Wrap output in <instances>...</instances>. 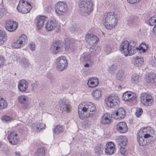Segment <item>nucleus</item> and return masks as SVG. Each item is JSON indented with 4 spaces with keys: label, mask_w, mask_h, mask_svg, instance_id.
Listing matches in <instances>:
<instances>
[{
    "label": "nucleus",
    "mask_w": 156,
    "mask_h": 156,
    "mask_svg": "<svg viewBox=\"0 0 156 156\" xmlns=\"http://www.w3.org/2000/svg\"><path fill=\"white\" fill-rule=\"evenodd\" d=\"M100 51V47L98 46L93 45L90 48V51L92 55L99 54Z\"/></svg>",
    "instance_id": "72a5a7b5"
},
{
    "label": "nucleus",
    "mask_w": 156,
    "mask_h": 156,
    "mask_svg": "<svg viewBox=\"0 0 156 156\" xmlns=\"http://www.w3.org/2000/svg\"><path fill=\"white\" fill-rule=\"evenodd\" d=\"M7 139L9 142L12 145H16L20 142V138L17 134L13 130L9 132Z\"/></svg>",
    "instance_id": "f8f14e48"
},
{
    "label": "nucleus",
    "mask_w": 156,
    "mask_h": 156,
    "mask_svg": "<svg viewBox=\"0 0 156 156\" xmlns=\"http://www.w3.org/2000/svg\"><path fill=\"white\" fill-rule=\"evenodd\" d=\"M30 2L23 0H20L17 7L19 12L23 14H26L30 12L31 9Z\"/></svg>",
    "instance_id": "423d86ee"
},
{
    "label": "nucleus",
    "mask_w": 156,
    "mask_h": 156,
    "mask_svg": "<svg viewBox=\"0 0 156 156\" xmlns=\"http://www.w3.org/2000/svg\"><path fill=\"white\" fill-rule=\"evenodd\" d=\"M96 110L95 105L91 102L81 103L78 107L79 116L82 119L92 116L95 113Z\"/></svg>",
    "instance_id": "f257e3e1"
},
{
    "label": "nucleus",
    "mask_w": 156,
    "mask_h": 156,
    "mask_svg": "<svg viewBox=\"0 0 156 156\" xmlns=\"http://www.w3.org/2000/svg\"><path fill=\"white\" fill-rule=\"evenodd\" d=\"M18 100L20 103L23 104L26 108L27 107L30 103L29 101V97L26 95H20L18 97Z\"/></svg>",
    "instance_id": "6ab92c4d"
},
{
    "label": "nucleus",
    "mask_w": 156,
    "mask_h": 156,
    "mask_svg": "<svg viewBox=\"0 0 156 156\" xmlns=\"http://www.w3.org/2000/svg\"><path fill=\"white\" fill-rule=\"evenodd\" d=\"M80 59L83 61L89 63L90 65L93 63V61L90 55L86 53H83L81 56Z\"/></svg>",
    "instance_id": "c756f323"
},
{
    "label": "nucleus",
    "mask_w": 156,
    "mask_h": 156,
    "mask_svg": "<svg viewBox=\"0 0 156 156\" xmlns=\"http://www.w3.org/2000/svg\"><path fill=\"white\" fill-rule=\"evenodd\" d=\"M79 7L81 14L84 16L89 15L93 10L91 0H79Z\"/></svg>",
    "instance_id": "20e7f679"
},
{
    "label": "nucleus",
    "mask_w": 156,
    "mask_h": 156,
    "mask_svg": "<svg viewBox=\"0 0 156 156\" xmlns=\"http://www.w3.org/2000/svg\"><path fill=\"white\" fill-rule=\"evenodd\" d=\"M90 65H91L89 63L87 62V63L84 65V66L85 67H88Z\"/></svg>",
    "instance_id": "69168bd1"
},
{
    "label": "nucleus",
    "mask_w": 156,
    "mask_h": 156,
    "mask_svg": "<svg viewBox=\"0 0 156 156\" xmlns=\"http://www.w3.org/2000/svg\"><path fill=\"white\" fill-rule=\"evenodd\" d=\"M35 48V44L33 42H31L30 44V50L32 51L34 50Z\"/></svg>",
    "instance_id": "13d9d810"
},
{
    "label": "nucleus",
    "mask_w": 156,
    "mask_h": 156,
    "mask_svg": "<svg viewBox=\"0 0 156 156\" xmlns=\"http://www.w3.org/2000/svg\"><path fill=\"white\" fill-rule=\"evenodd\" d=\"M45 28L49 31L55 29L56 32L60 31L61 30L60 25L56 23L54 21L51 20L47 21L45 25Z\"/></svg>",
    "instance_id": "9b49d317"
},
{
    "label": "nucleus",
    "mask_w": 156,
    "mask_h": 156,
    "mask_svg": "<svg viewBox=\"0 0 156 156\" xmlns=\"http://www.w3.org/2000/svg\"><path fill=\"white\" fill-rule=\"evenodd\" d=\"M115 149L114 144L112 142H109L106 144L105 153L107 155H111L113 153Z\"/></svg>",
    "instance_id": "f3484780"
},
{
    "label": "nucleus",
    "mask_w": 156,
    "mask_h": 156,
    "mask_svg": "<svg viewBox=\"0 0 156 156\" xmlns=\"http://www.w3.org/2000/svg\"><path fill=\"white\" fill-rule=\"evenodd\" d=\"M152 31L154 34L156 35V25L153 27L152 29Z\"/></svg>",
    "instance_id": "e2e57ef3"
},
{
    "label": "nucleus",
    "mask_w": 156,
    "mask_h": 156,
    "mask_svg": "<svg viewBox=\"0 0 156 156\" xmlns=\"http://www.w3.org/2000/svg\"><path fill=\"white\" fill-rule=\"evenodd\" d=\"M146 80L148 82L156 84V74L153 73H149L146 77Z\"/></svg>",
    "instance_id": "7c9ffc66"
},
{
    "label": "nucleus",
    "mask_w": 156,
    "mask_h": 156,
    "mask_svg": "<svg viewBox=\"0 0 156 156\" xmlns=\"http://www.w3.org/2000/svg\"><path fill=\"white\" fill-rule=\"evenodd\" d=\"M18 40L23 45L26 43L27 41V38L26 36L24 34L21 35L19 37Z\"/></svg>",
    "instance_id": "ea45409f"
},
{
    "label": "nucleus",
    "mask_w": 156,
    "mask_h": 156,
    "mask_svg": "<svg viewBox=\"0 0 156 156\" xmlns=\"http://www.w3.org/2000/svg\"><path fill=\"white\" fill-rule=\"evenodd\" d=\"M4 61V57L0 55V67L3 64Z\"/></svg>",
    "instance_id": "052dcab7"
},
{
    "label": "nucleus",
    "mask_w": 156,
    "mask_h": 156,
    "mask_svg": "<svg viewBox=\"0 0 156 156\" xmlns=\"http://www.w3.org/2000/svg\"><path fill=\"white\" fill-rule=\"evenodd\" d=\"M116 141L120 146L125 147L127 144L128 140L125 136H118L116 139Z\"/></svg>",
    "instance_id": "5701e85b"
},
{
    "label": "nucleus",
    "mask_w": 156,
    "mask_h": 156,
    "mask_svg": "<svg viewBox=\"0 0 156 156\" xmlns=\"http://www.w3.org/2000/svg\"><path fill=\"white\" fill-rule=\"evenodd\" d=\"M58 106L60 110L62 112H69L71 108L69 101L65 98L59 100Z\"/></svg>",
    "instance_id": "1a4fd4ad"
},
{
    "label": "nucleus",
    "mask_w": 156,
    "mask_h": 156,
    "mask_svg": "<svg viewBox=\"0 0 156 156\" xmlns=\"http://www.w3.org/2000/svg\"><path fill=\"white\" fill-rule=\"evenodd\" d=\"M140 133V132H139L137 136V140L140 146H144L150 143V141L149 140H147L144 138Z\"/></svg>",
    "instance_id": "bb28decb"
},
{
    "label": "nucleus",
    "mask_w": 156,
    "mask_h": 156,
    "mask_svg": "<svg viewBox=\"0 0 156 156\" xmlns=\"http://www.w3.org/2000/svg\"><path fill=\"white\" fill-rule=\"evenodd\" d=\"M27 125H28V126H31L32 125V123L31 122L29 123H27Z\"/></svg>",
    "instance_id": "338daca9"
},
{
    "label": "nucleus",
    "mask_w": 156,
    "mask_h": 156,
    "mask_svg": "<svg viewBox=\"0 0 156 156\" xmlns=\"http://www.w3.org/2000/svg\"><path fill=\"white\" fill-rule=\"evenodd\" d=\"M150 64L153 67H156V57L152 58L150 61Z\"/></svg>",
    "instance_id": "6e6d98bb"
},
{
    "label": "nucleus",
    "mask_w": 156,
    "mask_h": 156,
    "mask_svg": "<svg viewBox=\"0 0 156 156\" xmlns=\"http://www.w3.org/2000/svg\"><path fill=\"white\" fill-rule=\"evenodd\" d=\"M45 125L42 123L37 122L34 123L32 124L31 126L33 131L35 132L38 133L41 130L44 129Z\"/></svg>",
    "instance_id": "aec40b11"
},
{
    "label": "nucleus",
    "mask_w": 156,
    "mask_h": 156,
    "mask_svg": "<svg viewBox=\"0 0 156 156\" xmlns=\"http://www.w3.org/2000/svg\"><path fill=\"white\" fill-rule=\"evenodd\" d=\"M117 130L121 133L126 132L128 129L126 123L125 122H121L118 123L116 126Z\"/></svg>",
    "instance_id": "4be33fe9"
},
{
    "label": "nucleus",
    "mask_w": 156,
    "mask_h": 156,
    "mask_svg": "<svg viewBox=\"0 0 156 156\" xmlns=\"http://www.w3.org/2000/svg\"><path fill=\"white\" fill-rule=\"evenodd\" d=\"M137 48V51L139 50V53L141 54L144 53L148 50V45L146 43H143L139 45V48Z\"/></svg>",
    "instance_id": "473e14b6"
},
{
    "label": "nucleus",
    "mask_w": 156,
    "mask_h": 156,
    "mask_svg": "<svg viewBox=\"0 0 156 156\" xmlns=\"http://www.w3.org/2000/svg\"><path fill=\"white\" fill-rule=\"evenodd\" d=\"M134 16H131L127 20L128 25H130L134 21Z\"/></svg>",
    "instance_id": "4d7b16f0"
},
{
    "label": "nucleus",
    "mask_w": 156,
    "mask_h": 156,
    "mask_svg": "<svg viewBox=\"0 0 156 156\" xmlns=\"http://www.w3.org/2000/svg\"><path fill=\"white\" fill-rule=\"evenodd\" d=\"M79 29V28L76 24L71 25L69 27V30L72 33L76 32Z\"/></svg>",
    "instance_id": "37998d69"
},
{
    "label": "nucleus",
    "mask_w": 156,
    "mask_h": 156,
    "mask_svg": "<svg viewBox=\"0 0 156 156\" xmlns=\"http://www.w3.org/2000/svg\"><path fill=\"white\" fill-rule=\"evenodd\" d=\"M65 41V50L66 51H69L71 50L72 45L68 39H66Z\"/></svg>",
    "instance_id": "4c0bfd02"
},
{
    "label": "nucleus",
    "mask_w": 156,
    "mask_h": 156,
    "mask_svg": "<svg viewBox=\"0 0 156 156\" xmlns=\"http://www.w3.org/2000/svg\"><path fill=\"white\" fill-rule=\"evenodd\" d=\"M63 126H62L58 125L54 129V132L56 134H58L63 131Z\"/></svg>",
    "instance_id": "e433bc0d"
},
{
    "label": "nucleus",
    "mask_w": 156,
    "mask_h": 156,
    "mask_svg": "<svg viewBox=\"0 0 156 156\" xmlns=\"http://www.w3.org/2000/svg\"><path fill=\"white\" fill-rule=\"evenodd\" d=\"M85 40L87 43L91 45L96 44L98 41L99 39L93 34H87L85 36Z\"/></svg>",
    "instance_id": "2eb2a0df"
},
{
    "label": "nucleus",
    "mask_w": 156,
    "mask_h": 156,
    "mask_svg": "<svg viewBox=\"0 0 156 156\" xmlns=\"http://www.w3.org/2000/svg\"><path fill=\"white\" fill-rule=\"evenodd\" d=\"M63 44L60 41H55L52 44L51 48L53 53L56 54L62 51L63 50Z\"/></svg>",
    "instance_id": "4468645a"
},
{
    "label": "nucleus",
    "mask_w": 156,
    "mask_h": 156,
    "mask_svg": "<svg viewBox=\"0 0 156 156\" xmlns=\"http://www.w3.org/2000/svg\"><path fill=\"white\" fill-rule=\"evenodd\" d=\"M99 83L98 79L96 77H93L88 78L87 85L90 88H93L97 87Z\"/></svg>",
    "instance_id": "a211bd4d"
},
{
    "label": "nucleus",
    "mask_w": 156,
    "mask_h": 156,
    "mask_svg": "<svg viewBox=\"0 0 156 156\" xmlns=\"http://www.w3.org/2000/svg\"><path fill=\"white\" fill-rule=\"evenodd\" d=\"M143 113V110L141 108L137 109L136 112V115L137 117H140Z\"/></svg>",
    "instance_id": "3c124183"
},
{
    "label": "nucleus",
    "mask_w": 156,
    "mask_h": 156,
    "mask_svg": "<svg viewBox=\"0 0 156 156\" xmlns=\"http://www.w3.org/2000/svg\"><path fill=\"white\" fill-rule=\"evenodd\" d=\"M47 20V17L45 16H40L38 19L37 22V27L38 29H41L44 23Z\"/></svg>",
    "instance_id": "c85d7f7f"
},
{
    "label": "nucleus",
    "mask_w": 156,
    "mask_h": 156,
    "mask_svg": "<svg viewBox=\"0 0 156 156\" xmlns=\"http://www.w3.org/2000/svg\"><path fill=\"white\" fill-rule=\"evenodd\" d=\"M15 154L16 156H20V154L19 152L16 151L15 152Z\"/></svg>",
    "instance_id": "0e129e2a"
},
{
    "label": "nucleus",
    "mask_w": 156,
    "mask_h": 156,
    "mask_svg": "<svg viewBox=\"0 0 156 156\" xmlns=\"http://www.w3.org/2000/svg\"><path fill=\"white\" fill-rule=\"evenodd\" d=\"M6 35L5 31L3 30L0 29V45L3 44Z\"/></svg>",
    "instance_id": "c9c22d12"
},
{
    "label": "nucleus",
    "mask_w": 156,
    "mask_h": 156,
    "mask_svg": "<svg viewBox=\"0 0 156 156\" xmlns=\"http://www.w3.org/2000/svg\"><path fill=\"white\" fill-rule=\"evenodd\" d=\"M14 56H16V58H13L14 61H20V59L19 58V55L17 54L14 55ZM22 65L25 67H26L28 66L29 65V62L27 59H26L25 58H23L20 61Z\"/></svg>",
    "instance_id": "cd10ccee"
},
{
    "label": "nucleus",
    "mask_w": 156,
    "mask_h": 156,
    "mask_svg": "<svg viewBox=\"0 0 156 156\" xmlns=\"http://www.w3.org/2000/svg\"><path fill=\"white\" fill-rule=\"evenodd\" d=\"M23 46L22 44L18 40L12 44V47L14 48H18L21 47Z\"/></svg>",
    "instance_id": "a18cd8bd"
},
{
    "label": "nucleus",
    "mask_w": 156,
    "mask_h": 156,
    "mask_svg": "<svg viewBox=\"0 0 156 156\" xmlns=\"http://www.w3.org/2000/svg\"><path fill=\"white\" fill-rule=\"evenodd\" d=\"M5 26L7 30L10 32H12L16 30L18 23L16 21L9 20L5 21Z\"/></svg>",
    "instance_id": "ddd939ff"
},
{
    "label": "nucleus",
    "mask_w": 156,
    "mask_h": 156,
    "mask_svg": "<svg viewBox=\"0 0 156 156\" xmlns=\"http://www.w3.org/2000/svg\"><path fill=\"white\" fill-rule=\"evenodd\" d=\"M6 12V10L4 9H0V12L1 14H4Z\"/></svg>",
    "instance_id": "680f3d73"
},
{
    "label": "nucleus",
    "mask_w": 156,
    "mask_h": 156,
    "mask_svg": "<svg viewBox=\"0 0 156 156\" xmlns=\"http://www.w3.org/2000/svg\"><path fill=\"white\" fill-rule=\"evenodd\" d=\"M38 82L37 81H35L34 83L31 84L32 87V90L33 91H35L38 87Z\"/></svg>",
    "instance_id": "8fccbe9b"
},
{
    "label": "nucleus",
    "mask_w": 156,
    "mask_h": 156,
    "mask_svg": "<svg viewBox=\"0 0 156 156\" xmlns=\"http://www.w3.org/2000/svg\"><path fill=\"white\" fill-rule=\"evenodd\" d=\"M101 20L105 27L109 30L115 27L118 21L117 16L113 12H108L104 14L102 16Z\"/></svg>",
    "instance_id": "7ed1b4c3"
},
{
    "label": "nucleus",
    "mask_w": 156,
    "mask_h": 156,
    "mask_svg": "<svg viewBox=\"0 0 156 156\" xmlns=\"http://www.w3.org/2000/svg\"><path fill=\"white\" fill-rule=\"evenodd\" d=\"M120 151L121 154L123 155H125L127 153L125 149V147L120 146Z\"/></svg>",
    "instance_id": "5fc2aeb1"
},
{
    "label": "nucleus",
    "mask_w": 156,
    "mask_h": 156,
    "mask_svg": "<svg viewBox=\"0 0 156 156\" xmlns=\"http://www.w3.org/2000/svg\"><path fill=\"white\" fill-rule=\"evenodd\" d=\"M2 120L4 122H9L13 121V119L7 115H4L2 117Z\"/></svg>",
    "instance_id": "49530a36"
},
{
    "label": "nucleus",
    "mask_w": 156,
    "mask_h": 156,
    "mask_svg": "<svg viewBox=\"0 0 156 156\" xmlns=\"http://www.w3.org/2000/svg\"><path fill=\"white\" fill-rule=\"evenodd\" d=\"M131 62L136 66H140L144 63L143 58L142 57L137 56L133 58Z\"/></svg>",
    "instance_id": "b1692460"
},
{
    "label": "nucleus",
    "mask_w": 156,
    "mask_h": 156,
    "mask_svg": "<svg viewBox=\"0 0 156 156\" xmlns=\"http://www.w3.org/2000/svg\"><path fill=\"white\" fill-rule=\"evenodd\" d=\"M140 101L142 105L147 107L151 106L154 102L151 95L147 92L141 94Z\"/></svg>",
    "instance_id": "0eeeda50"
},
{
    "label": "nucleus",
    "mask_w": 156,
    "mask_h": 156,
    "mask_svg": "<svg viewBox=\"0 0 156 156\" xmlns=\"http://www.w3.org/2000/svg\"><path fill=\"white\" fill-rule=\"evenodd\" d=\"M116 68L117 67L115 65L112 64L109 68V72L112 74H114Z\"/></svg>",
    "instance_id": "de8ad7c7"
},
{
    "label": "nucleus",
    "mask_w": 156,
    "mask_h": 156,
    "mask_svg": "<svg viewBox=\"0 0 156 156\" xmlns=\"http://www.w3.org/2000/svg\"><path fill=\"white\" fill-rule=\"evenodd\" d=\"M125 115V110L122 108H120L116 112L115 118L119 120L124 118Z\"/></svg>",
    "instance_id": "a878e982"
},
{
    "label": "nucleus",
    "mask_w": 156,
    "mask_h": 156,
    "mask_svg": "<svg viewBox=\"0 0 156 156\" xmlns=\"http://www.w3.org/2000/svg\"><path fill=\"white\" fill-rule=\"evenodd\" d=\"M124 75V72L122 70H120L117 73L116 76L118 79L121 78Z\"/></svg>",
    "instance_id": "864d4df0"
},
{
    "label": "nucleus",
    "mask_w": 156,
    "mask_h": 156,
    "mask_svg": "<svg viewBox=\"0 0 156 156\" xmlns=\"http://www.w3.org/2000/svg\"><path fill=\"white\" fill-rule=\"evenodd\" d=\"M28 83L24 80H20L18 85V87L21 92H25L28 88Z\"/></svg>",
    "instance_id": "393cba45"
},
{
    "label": "nucleus",
    "mask_w": 156,
    "mask_h": 156,
    "mask_svg": "<svg viewBox=\"0 0 156 156\" xmlns=\"http://www.w3.org/2000/svg\"><path fill=\"white\" fill-rule=\"evenodd\" d=\"M1 146V144L0 143V147Z\"/></svg>",
    "instance_id": "774afa93"
},
{
    "label": "nucleus",
    "mask_w": 156,
    "mask_h": 156,
    "mask_svg": "<svg viewBox=\"0 0 156 156\" xmlns=\"http://www.w3.org/2000/svg\"><path fill=\"white\" fill-rule=\"evenodd\" d=\"M112 115L108 113L104 114L100 119V123L101 124H109L112 121Z\"/></svg>",
    "instance_id": "dca6fc26"
},
{
    "label": "nucleus",
    "mask_w": 156,
    "mask_h": 156,
    "mask_svg": "<svg viewBox=\"0 0 156 156\" xmlns=\"http://www.w3.org/2000/svg\"><path fill=\"white\" fill-rule=\"evenodd\" d=\"M56 14L58 16H63L68 12V6L67 3L64 1H58L55 5Z\"/></svg>",
    "instance_id": "39448f33"
},
{
    "label": "nucleus",
    "mask_w": 156,
    "mask_h": 156,
    "mask_svg": "<svg viewBox=\"0 0 156 156\" xmlns=\"http://www.w3.org/2000/svg\"><path fill=\"white\" fill-rule=\"evenodd\" d=\"M136 44V43L133 40L129 41H124L121 43L119 49L125 56H131L137 51L138 48Z\"/></svg>",
    "instance_id": "f03ea898"
},
{
    "label": "nucleus",
    "mask_w": 156,
    "mask_h": 156,
    "mask_svg": "<svg viewBox=\"0 0 156 156\" xmlns=\"http://www.w3.org/2000/svg\"><path fill=\"white\" fill-rule=\"evenodd\" d=\"M154 132L152 128L149 126L143 128L142 130V132L144 133H153Z\"/></svg>",
    "instance_id": "79ce46f5"
},
{
    "label": "nucleus",
    "mask_w": 156,
    "mask_h": 156,
    "mask_svg": "<svg viewBox=\"0 0 156 156\" xmlns=\"http://www.w3.org/2000/svg\"><path fill=\"white\" fill-rule=\"evenodd\" d=\"M105 51L107 54L110 53L113 51L111 46L109 45H107L105 47Z\"/></svg>",
    "instance_id": "09e8293b"
},
{
    "label": "nucleus",
    "mask_w": 156,
    "mask_h": 156,
    "mask_svg": "<svg viewBox=\"0 0 156 156\" xmlns=\"http://www.w3.org/2000/svg\"><path fill=\"white\" fill-rule=\"evenodd\" d=\"M102 92L100 89H97L93 91L92 96L94 100H98L101 96Z\"/></svg>",
    "instance_id": "2f4dec72"
},
{
    "label": "nucleus",
    "mask_w": 156,
    "mask_h": 156,
    "mask_svg": "<svg viewBox=\"0 0 156 156\" xmlns=\"http://www.w3.org/2000/svg\"><path fill=\"white\" fill-rule=\"evenodd\" d=\"M45 150L44 148H40L35 153V156H43L45 154Z\"/></svg>",
    "instance_id": "58836bf2"
},
{
    "label": "nucleus",
    "mask_w": 156,
    "mask_h": 156,
    "mask_svg": "<svg viewBox=\"0 0 156 156\" xmlns=\"http://www.w3.org/2000/svg\"><path fill=\"white\" fill-rule=\"evenodd\" d=\"M149 23L150 26H155L156 25V15L151 18L149 20Z\"/></svg>",
    "instance_id": "c03bdc74"
},
{
    "label": "nucleus",
    "mask_w": 156,
    "mask_h": 156,
    "mask_svg": "<svg viewBox=\"0 0 156 156\" xmlns=\"http://www.w3.org/2000/svg\"><path fill=\"white\" fill-rule=\"evenodd\" d=\"M105 102L108 107L114 108L118 105L119 103V100L117 95L114 94L105 98Z\"/></svg>",
    "instance_id": "6e6552de"
},
{
    "label": "nucleus",
    "mask_w": 156,
    "mask_h": 156,
    "mask_svg": "<svg viewBox=\"0 0 156 156\" xmlns=\"http://www.w3.org/2000/svg\"><path fill=\"white\" fill-rule=\"evenodd\" d=\"M143 137L148 140L147 139L151 137L152 133H142Z\"/></svg>",
    "instance_id": "603ef678"
},
{
    "label": "nucleus",
    "mask_w": 156,
    "mask_h": 156,
    "mask_svg": "<svg viewBox=\"0 0 156 156\" xmlns=\"http://www.w3.org/2000/svg\"><path fill=\"white\" fill-rule=\"evenodd\" d=\"M57 69L59 71H62L68 66V63L66 57L62 56L58 58L56 60Z\"/></svg>",
    "instance_id": "9d476101"
},
{
    "label": "nucleus",
    "mask_w": 156,
    "mask_h": 156,
    "mask_svg": "<svg viewBox=\"0 0 156 156\" xmlns=\"http://www.w3.org/2000/svg\"><path fill=\"white\" fill-rule=\"evenodd\" d=\"M136 97V95L134 93L126 91L123 94L122 99L125 101H127L134 100Z\"/></svg>",
    "instance_id": "412c9836"
},
{
    "label": "nucleus",
    "mask_w": 156,
    "mask_h": 156,
    "mask_svg": "<svg viewBox=\"0 0 156 156\" xmlns=\"http://www.w3.org/2000/svg\"><path fill=\"white\" fill-rule=\"evenodd\" d=\"M7 103L6 101L3 98H0V110H2L6 108Z\"/></svg>",
    "instance_id": "a19ab883"
},
{
    "label": "nucleus",
    "mask_w": 156,
    "mask_h": 156,
    "mask_svg": "<svg viewBox=\"0 0 156 156\" xmlns=\"http://www.w3.org/2000/svg\"><path fill=\"white\" fill-rule=\"evenodd\" d=\"M140 81V76L136 74H133L131 77V82L134 84H137Z\"/></svg>",
    "instance_id": "f704fd0d"
},
{
    "label": "nucleus",
    "mask_w": 156,
    "mask_h": 156,
    "mask_svg": "<svg viewBox=\"0 0 156 156\" xmlns=\"http://www.w3.org/2000/svg\"><path fill=\"white\" fill-rule=\"evenodd\" d=\"M102 150L100 146H96L95 147V152H97L98 154V153L99 154L101 153V152H102Z\"/></svg>",
    "instance_id": "bf43d9fd"
}]
</instances>
